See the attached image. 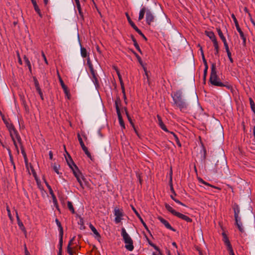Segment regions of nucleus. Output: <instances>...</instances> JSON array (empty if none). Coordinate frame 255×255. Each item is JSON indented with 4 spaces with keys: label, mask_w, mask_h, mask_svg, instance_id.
<instances>
[{
    "label": "nucleus",
    "mask_w": 255,
    "mask_h": 255,
    "mask_svg": "<svg viewBox=\"0 0 255 255\" xmlns=\"http://www.w3.org/2000/svg\"><path fill=\"white\" fill-rule=\"evenodd\" d=\"M233 209L234 212L235 218L237 219L240 218L239 214L240 212V209L239 205L237 204H234L233 206Z\"/></svg>",
    "instance_id": "2eb2a0df"
},
{
    "label": "nucleus",
    "mask_w": 255,
    "mask_h": 255,
    "mask_svg": "<svg viewBox=\"0 0 255 255\" xmlns=\"http://www.w3.org/2000/svg\"><path fill=\"white\" fill-rule=\"evenodd\" d=\"M17 57H18V63L20 65H22V60H21V59L20 57L19 54L18 53H17Z\"/></svg>",
    "instance_id": "4d7b16f0"
},
{
    "label": "nucleus",
    "mask_w": 255,
    "mask_h": 255,
    "mask_svg": "<svg viewBox=\"0 0 255 255\" xmlns=\"http://www.w3.org/2000/svg\"><path fill=\"white\" fill-rule=\"evenodd\" d=\"M221 39L223 41L224 44H225V43H227V42L226 41V38H225V37L224 36L223 37H221Z\"/></svg>",
    "instance_id": "69168bd1"
},
{
    "label": "nucleus",
    "mask_w": 255,
    "mask_h": 255,
    "mask_svg": "<svg viewBox=\"0 0 255 255\" xmlns=\"http://www.w3.org/2000/svg\"><path fill=\"white\" fill-rule=\"evenodd\" d=\"M91 75L92 76V81L94 82L95 85L96 86V87H98L99 86V80H98V75L96 73L91 74Z\"/></svg>",
    "instance_id": "aec40b11"
},
{
    "label": "nucleus",
    "mask_w": 255,
    "mask_h": 255,
    "mask_svg": "<svg viewBox=\"0 0 255 255\" xmlns=\"http://www.w3.org/2000/svg\"><path fill=\"white\" fill-rule=\"evenodd\" d=\"M134 54L135 55V56H136V57L137 58V60H138V62L140 63V64L143 67V63H142V61L141 59V58L140 57V56L136 53L134 52Z\"/></svg>",
    "instance_id": "4c0bfd02"
},
{
    "label": "nucleus",
    "mask_w": 255,
    "mask_h": 255,
    "mask_svg": "<svg viewBox=\"0 0 255 255\" xmlns=\"http://www.w3.org/2000/svg\"><path fill=\"white\" fill-rule=\"evenodd\" d=\"M145 13L146 22L148 25H150L154 21V16L151 11L145 6L141 7L139 11L138 20H142Z\"/></svg>",
    "instance_id": "7ed1b4c3"
},
{
    "label": "nucleus",
    "mask_w": 255,
    "mask_h": 255,
    "mask_svg": "<svg viewBox=\"0 0 255 255\" xmlns=\"http://www.w3.org/2000/svg\"><path fill=\"white\" fill-rule=\"evenodd\" d=\"M87 63L89 65V67L90 68V72H91V74H93V73H96L94 69V68L93 67V65L92 64V63L90 62V59H89L87 61Z\"/></svg>",
    "instance_id": "72a5a7b5"
},
{
    "label": "nucleus",
    "mask_w": 255,
    "mask_h": 255,
    "mask_svg": "<svg viewBox=\"0 0 255 255\" xmlns=\"http://www.w3.org/2000/svg\"><path fill=\"white\" fill-rule=\"evenodd\" d=\"M224 45L226 51H230L228 43H227L224 44Z\"/></svg>",
    "instance_id": "bf43d9fd"
},
{
    "label": "nucleus",
    "mask_w": 255,
    "mask_h": 255,
    "mask_svg": "<svg viewBox=\"0 0 255 255\" xmlns=\"http://www.w3.org/2000/svg\"><path fill=\"white\" fill-rule=\"evenodd\" d=\"M61 87H62L64 92L68 90L67 87L65 84L62 85Z\"/></svg>",
    "instance_id": "052dcab7"
},
{
    "label": "nucleus",
    "mask_w": 255,
    "mask_h": 255,
    "mask_svg": "<svg viewBox=\"0 0 255 255\" xmlns=\"http://www.w3.org/2000/svg\"><path fill=\"white\" fill-rule=\"evenodd\" d=\"M81 135L83 136L84 140L87 141L88 140V137L84 132L82 133Z\"/></svg>",
    "instance_id": "13d9d810"
},
{
    "label": "nucleus",
    "mask_w": 255,
    "mask_h": 255,
    "mask_svg": "<svg viewBox=\"0 0 255 255\" xmlns=\"http://www.w3.org/2000/svg\"><path fill=\"white\" fill-rule=\"evenodd\" d=\"M121 105V100L119 98L115 101V107L117 114L121 113L120 110V106Z\"/></svg>",
    "instance_id": "5701e85b"
},
{
    "label": "nucleus",
    "mask_w": 255,
    "mask_h": 255,
    "mask_svg": "<svg viewBox=\"0 0 255 255\" xmlns=\"http://www.w3.org/2000/svg\"><path fill=\"white\" fill-rule=\"evenodd\" d=\"M4 123L8 130L10 136L14 146V149L17 153L19 154L18 146H21L22 145L20 136L12 123L9 122L7 120H4Z\"/></svg>",
    "instance_id": "f257e3e1"
},
{
    "label": "nucleus",
    "mask_w": 255,
    "mask_h": 255,
    "mask_svg": "<svg viewBox=\"0 0 255 255\" xmlns=\"http://www.w3.org/2000/svg\"><path fill=\"white\" fill-rule=\"evenodd\" d=\"M157 118L158 120V125H160V124L163 123L162 121L161 118L159 115L157 116Z\"/></svg>",
    "instance_id": "de8ad7c7"
},
{
    "label": "nucleus",
    "mask_w": 255,
    "mask_h": 255,
    "mask_svg": "<svg viewBox=\"0 0 255 255\" xmlns=\"http://www.w3.org/2000/svg\"><path fill=\"white\" fill-rule=\"evenodd\" d=\"M45 183H46L47 187L48 188V189L49 190L50 194L51 195V194H54V192L52 189L51 187L48 184V183L47 182H46Z\"/></svg>",
    "instance_id": "79ce46f5"
},
{
    "label": "nucleus",
    "mask_w": 255,
    "mask_h": 255,
    "mask_svg": "<svg viewBox=\"0 0 255 255\" xmlns=\"http://www.w3.org/2000/svg\"><path fill=\"white\" fill-rule=\"evenodd\" d=\"M173 200L177 204H179L183 206H185V204H184L183 203L181 202L179 200H177V199H173Z\"/></svg>",
    "instance_id": "8fccbe9b"
},
{
    "label": "nucleus",
    "mask_w": 255,
    "mask_h": 255,
    "mask_svg": "<svg viewBox=\"0 0 255 255\" xmlns=\"http://www.w3.org/2000/svg\"><path fill=\"white\" fill-rule=\"evenodd\" d=\"M226 52H227L228 58H230L231 57H232V54H231V52H230V51H226Z\"/></svg>",
    "instance_id": "774afa93"
},
{
    "label": "nucleus",
    "mask_w": 255,
    "mask_h": 255,
    "mask_svg": "<svg viewBox=\"0 0 255 255\" xmlns=\"http://www.w3.org/2000/svg\"><path fill=\"white\" fill-rule=\"evenodd\" d=\"M235 221H236V225H237L239 231L241 232H244V228H243L242 223L241 220V218H239L235 219Z\"/></svg>",
    "instance_id": "dca6fc26"
},
{
    "label": "nucleus",
    "mask_w": 255,
    "mask_h": 255,
    "mask_svg": "<svg viewBox=\"0 0 255 255\" xmlns=\"http://www.w3.org/2000/svg\"><path fill=\"white\" fill-rule=\"evenodd\" d=\"M165 207L166 209L168 212L171 213L173 215L177 217L178 218H180V219H182L183 220H184V221H186L188 223H191L192 222V219H191L190 217H189L188 216H186L185 215H184L183 214H181V213H180L179 212H178L176 211L169 204L166 203L165 204Z\"/></svg>",
    "instance_id": "423d86ee"
},
{
    "label": "nucleus",
    "mask_w": 255,
    "mask_h": 255,
    "mask_svg": "<svg viewBox=\"0 0 255 255\" xmlns=\"http://www.w3.org/2000/svg\"><path fill=\"white\" fill-rule=\"evenodd\" d=\"M132 41L133 42V45H134V47H135V48L138 50V52H139L140 53H142L141 50L138 43H137L136 40L134 38H133Z\"/></svg>",
    "instance_id": "7c9ffc66"
},
{
    "label": "nucleus",
    "mask_w": 255,
    "mask_h": 255,
    "mask_svg": "<svg viewBox=\"0 0 255 255\" xmlns=\"http://www.w3.org/2000/svg\"><path fill=\"white\" fill-rule=\"evenodd\" d=\"M58 227L59 231V236H63V229L62 227L61 224L57 226Z\"/></svg>",
    "instance_id": "58836bf2"
},
{
    "label": "nucleus",
    "mask_w": 255,
    "mask_h": 255,
    "mask_svg": "<svg viewBox=\"0 0 255 255\" xmlns=\"http://www.w3.org/2000/svg\"><path fill=\"white\" fill-rule=\"evenodd\" d=\"M24 253L25 255H30L28 251L27 250L26 245L24 246Z\"/></svg>",
    "instance_id": "5fc2aeb1"
},
{
    "label": "nucleus",
    "mask_w": 255,
    "mask_h": 255,
    "mask_svg": "<svg viewBox=\"0 0 255 255\" xmlns=\"http://www.w3.org/2000/svg\"><path fill=\"white\" fill-rule=\"evenodd\" d=\"M61 87H62L64 92L68 90L67 87L65 84L62 85Z\"/></svg>",
    "instance_id": "680f3d73"
},
{
    "label": "nucleus",
    "mask_w": 255,
    "mask_h": 255,
    "mask_svg": "<svg viewBox=\"0 0 255 255\" xmlns=\"http://www.w3.org/2000/svg\"><path fill=\"white\" fill-rule=\"evenodd\" d=\"M57 76H58V79H59V82L60 83L61 86L65 84L64 82H63V80L62 79V78H61V76H60L58 71H57Z\"/></svg>",
    "instance_id": "37998d69"
},
{
    "label": "nucleus",
    "mask_w": 255,
    "mask_h": 255,
    "mask_svg": "<svg viewBox=\"0 0 255 255\" xmlns=\"http://www.w3.org/2000/svg\"><path fill=\"white\" fill-rule=\"evenodd\" d=\"M7 150L8 151L9 155L10 156V160L11 161V163L13 165V168H14V169H15V165L14 164L13 161L12 159V155H11V150H10V149L9 148H7Z\"/></svg>",
    "instance_id": "ea45409f"
},
{
    "label": "nucleus",
    "mask_w": 255,
    "mask_h": 255,
    "mask_svg": "<svg viewBox=\"0 0 255 255\" xmlns=\"http://www.w3.org/2000/svg\"><path fill=\"white\" fill-rule=\"evenodd\" d=\"M59 250L60 252L62 251V245H63V236H59Z\"/></svg>",
    "instance_id": "c9c22d12"
},
{
    "label": "nucleus",
    "mask_w": 255,
    "mask_h": 255,
    "mask_svg": "<svg viewBox=\"0 0 255 255\" xmlns=\"http://www.w3.org/2000/svg\"><path fill=\"white\" fill-rule=\"evenodd\" d=\"M75 240V237H73L69 241L67 247V253L69 255H75L76 253V248L75 247H71L73 245V243Z\"/></svg>",
    "instance_id": "9b49d317"
},
{
    "label": "nucleus",
    "mask_w": 255,
    "mask_h": 255,
    "mask_svg": "<svg viewBox=\"0 0 255 255\" xmlns=\"http://www.w3.org/2000/svg\"><path fill=\"white\" fill-rule=\"evenodd\" d=\"M159 126L164 131L170 132L171 134H173V135L174 136V137L175 139H176V140H177V141L179 140L177 136L173 132H172V131H168V130L167 129V128L166 127V126L164 124V123L160 124V125H159Z\"/></svg>",
    "instance_id": "4468645a"
},
{
    "label": "nucleus",
    "mask_w": 255,
    "mask_h": 255,
    "mask_svg": "<svg viewBox=\"0 0 255 255\" xmlns=\"http://www.w3.org/2000/svg\"><path fill=\"white\" fill-rule=\"evenodd\" d=\"M76 4V6L77 8V9L78 10L79 13L81 16V17L83 18V14L82 12V9L80 5V3L79 1V0H74Z\"/></svg>",
    "instance_id": "412c9836"
},
{
    "label": "nucleus",
    "mask_w": 255,
    "mask_h": 255,
    "mask_svg": "<svg viewBox=\"0 0 255 255\" xmlns=\"http://www.w3.org/2000/svg\"><path fill=\"white\" fill-rule=\"evenodd\" d=\"M51 197L52 198L53 203L54 204V206L56 207V208L59 211V208L58 204V202L56 199V197L54 194H51Z\"/></svg>",
    "instance_id": "b1692460"
},
{
    "label": "nucleus",
    "mask_w": 255,
    "mask_h": 255,
    "mask_svg": "<svg viewBox=\"0 0 255 255\" xmlns=\"http://www.w3.org/2000/svg\"><path fill=\"white\" fill-rule=\"evenodd\" d=\"M206 35L212 41L213 43L214 41H217V39L214 33L212 31H206Z\"/></svg>",
    "instance_id": "a211bd4d"
},
{
    "label": "nucleus",
    "mask_w": 255,
    "mask_h": 255,
    "mask_svg": "<svg viewBox=\"0 0 255 255\" xmlns=\"http://www.w3.org/2000/svg\"><path fill=\"white\" fill-rule=\"evenodd\" d=\"M138 34H139L140 35H141L144 39H146V37L144 35V34L142 33L141 30L138 28L137 27H135L134 29Z\"/></svg>",
    "instance_id": "a19ab883"
},
{
    "label": "nucleus",
    "mask_w": 255,
    "mask_h": 255,
    "mask_svg": "<svg viewBox=\"0 0 255 255\" xmlns=\"http://www.w3.org/2000/svg\"><path fill=\"white\" fill-rule=\"evenodd\" d=\"M117 74H118V77H119V81H120V85L123 84H124V82L123 81V79H122V76L121 75V74H120V73L119 72H117Z\"/></svg>",
    "instance_id": "a18cd8bd"
},
{
    "label": "nucleus",
    "mask_w": 255,
    "mask_h": 255,
    "mask_svg": "<svg viewBox=\"0 0 255 255\" xmlns=\"http://www.w3.org/2000/svg\"><path fill=\"white\" fill-rule=\"evenodd\" d=\"M49 158L50 159H52V158H53V154H52V152L51 151H50L49 152Z\"/></svg>",
    "instance_id": "338daca9"
},
{
    "label": "nucleus",
    "mask_w": 255,
    "mask_h": 255,
    "mask_svg": "<svg viewBox=\"0 0 255 255\" xmlns=\"http://www.w3.org/2000/svg\"><path fill=\"white\" fill-rule=\"evenodd\" d=\"M35 87H36V90L37 91H39V90H41L40 88V87L39 86L38 83V82L37 81H36L35 82Z\"/></svg>",
    "instance_id": "603ef678"
},
{
    "label": "nucleus",
    "mask_w": 255,
    "mask_h": 255,
    "mask_svg": "<svg viewBox=\"0 0 255 255\" xmlns=\"http://www.w3.org/2000/svg\"><path fill=\"white\" fill-rule=\"evenodd\" d=\"M42 57H43V59H44V60L45 63L47 65H48V61H47V60L46 57V56H45V54H44V52H42Z\"/></svg>",
    "instance_id": "864d4df0"
},
{
    "label": "nucleus",
    "mask_w": 255,
    "mask_h": 255,
    "mask_svg": "<svg viewBox=\"0 0 255 255\" xmlns=\"http://www.w3.org/2000/svg\"><path fill=\"white\" fill-rule=\"evenodd\" d=\"M89 228L91 230V231L93 232V234L95 235V238H97L98 239H100L101 236L99 232L97 231L96 229L94 227V226L91 224H90L89 225Z\"/></svg>",
    "instance_id": "f3484780"
},
{
    "label": "nucleus",
    "mask_w": 255,
    "mask_h": 255,
    "mask_svg": "<svg viewBox=\"0 0 255 255\" xmlns=\"http://www.w3.org/2000/svg\"><path fill=\"white\" fill-rule=\"evenodd\" d=\"M143 68L144 71L145 72V76H146V77L147 78V81L148 82V81H149V77H148V75L147 72V70H146V68L144 66H143Z\"/></svg>",
    "instance_id": "3c124183"
},
{
    "label": "nucleus",
    "mask_w": 255,
    "mask_h": 255,
    "mask_svg": "<svg viewBox=\"0 0 255 255\" xmlns=\"http://www.w3.org/2000/svg\"><path fill=\"white\" fill-rule=\"evenodd\" d=\"M121 235L126 244L125 248L128 251H132L134 248L132 240L124 228L122 229Z\"/></svg>",
    "instance_id": "39448f33"
},
{
    "label": "nucleus",
    "mask_w": 255,
    "mask_h": 255,
    "mask_svg": "<svg viewBox=\"0 0 255 255\" xmlns=\"http://www.w3.org/2000/svg\"><path fill=\"white\" fill-rule=\"evenodd\" d=\"M126 15H127V19L128 20V21L129 23L131 26V27L133 29H134L137 26L135 25V24L134 23V22L131 20V19H130V17L129 16V15H128V14L127 13Z\"/></svg>",
    "instance_id": "c756f323"
},
{
    "label": "nucleus",
    "mask_w": 255,
    "mask_h": 255,
    "mask_svg": "<svg viewBox=\"0 0 255 255\" xmlns=\"http://www.w3.org/2000/svg\"><path fill=\"white\" fill-rule=\"evenodd\" d=\"M237 30L239 32L240 36L241 37H243V36L244 35V34L243 32L242 31V30H241V29L240 28V29H237Z\"/></svg>",
    "instance_id": "6e6d98bb"
},
{
    "label": "nucleus",
    "mask_w": 255,
    "mask_h": 255,
    "mask_svg": "<svg viewBox=\"0 0 255 255\" xmlns=\"http://www.w3.org/2000/svg\"><path fill=\"white\" fill-rule=\"evenodd\" d=\"M158 219L161 222V223H162L165 226L166 228L171 231H175V230L171 227V226L170 225V224L167 221H166L162 217H159Z\"/></svg>",
    "instance_id": "f8f14e48"
},
{
    "label": "nucleus",
    "mask_w": 255,
    "mask_h": 255,
    "mask_svg": "<svg viewBox=\"0 0 255 255\" xmlns=\"http://www.w3.org/2000/svg\"><path fill=\"white\" fill-rule=\"evenodd\" d=\"M53 168L54 171L57 174H61V173L59 172V168H60V165L54 164L53 166Z\"/></svg>",
    "instance_id": "473e14b6"
},
{
    "label": "nucleus",
    "mask_w": 255,
    "mask_h": 255,
    "mask_svg": "<svg viewBox=\"0 0 255 255\" xmlns=\"http://www.w3.org/2000/svg\"><path fill=\"white\" fill-rule=\"evenodd\" d=\"M132 210L133 211V212L135 213V215L137 216V217L138 218V219H139L140 221L141 222V223H142V224L143 225V226H144V228L147 230V231H148V228L147 226V225H146L145 223L144 222V221L143 220L142 218H141V217L140 216V215L139 214V213L137 212V211L136 210V209H135V208L133 206H132Z\"/></svg>",
    "instance_id": "ddd939ff"
},
{
    "label": "nucleus",
    "mask_w": 255,
    "mask_h": 255,
    "mask_svg": "<svg viewBox=\"0 0 255 255\" xmlns=\"http://www.w3.org/2000/svg\"><path fill=\"white\" fill-rule=\"evenodd\" d=\"M18 226L19 228V229L24 233L25 236H26V230L25 229V227L24 226V225L22 223H20L19 224H18Z\"/></svg>",
    "instance_id": "c85d7f7f"
},
{
    "label": "nucleus",
    "mask_w": 255,
    "mask_h": 255,
    "mask_svg": "<svg viewBox=\"0 0 255 255\" xmlns=\"http://www.w3.org/2000/svg\"><path fill=\"white\" fill-rule=\"evenodd\" d=\"M78 139L79 141L80 144L81 146L82 149L85 152V154L92 160H94L93 157L91 155L90 152L89 151L87 147L85 146L83 141L82 138L80 133L77 134Z\"/></svg>",
    "instance_id": "9d476101"
},
{
    "label": "nucleus",
    "mask_w": 255,
    "mask_h": 255,
    "mask_svg": "<svg viewBox=\"0 0 255 255\" xmlns=\"http://www.w3.org/2000/svg\"><path fill=\"white\" fill-rule=\"evenodd\" d=\"M81 56L83 58H86L87 57H89V56L87 54V50H86V48H85L84 47L81 48ZM89 58V57H88V58Z\"/></svg>",
    "instance_id": "a878e982"
},
{
    "label": "nucleus",
    "mask_w": 255,
    "mask_h": 255,
    "mask_svg": "<svg viewBox=\"0 0 255 255\" xmlns=\"http://www.w3.org/2000/svg\"><path fill=\"white\" fill-rule=\"evenodd\" d=\"M67 206L69 210L74 214L75 213V210L73 207L72 203L71 201H68L67 202Z\"/></svg>",
    "instance_id": "bb28decb"
},
{
    "label": "nucleus",
    "mask_w": 255,
    "mask_h": 255,
    "mask_svg": "<svg viewBox=\"0 0 255 255\" xmlns=\"http://www.w3.org/2000/svg\"><path fill=\"white\" fill-rule=\"evenodd\" d=\"M210 82L212 85L218 87H225L226 85L223 83L218 78L216 68V64L212 63L211 65V72L210 77Z\"/></svg>",
    "instance_id": "20e7f679"
},
{
    "label": "nucleus",
    "mask_w": 255,
    "mask_h": 255,
    "mask_svg": "<svg viewBox=\"0 0 255 255\" xmlns=\"http://www.w3.org/2000/svg\"><path fill=\"white\" fill-rule=\"evenodd\" d=\"M231 17L233 18L235 23H236L238 22V20H237V18H236V16H235V14L234 13H232L231 14Z\"/></svg>",
    "instance_id": "09e8293b"
},
{
    "label": "nucleus",
    "mask_w": 255,
    "mask_h": 255,
    "mask_svg": "<svg viewBox=\"0 0 255 255\" xmlns=\"http://www.w3.org/2000/svg\"><path fill=\"white\" fill-rule=\"evenodd\" d=\"M213 44H214V46L215 47V49L216 51L215 54L216 55H217L219 53V49L218 41H214V42H213Z\"/></svg>",
    "instance_id": "f704fd0d"
},
{
    "label": "nucleus",
    "mask_w": 255,
    "mask_h": 255,
    "mask_svg": "<svg viewBox=\"0 0 255 255\" xmlns=\"http://www.w3.org/2000/svg\"><path fill=\"white\" fill-rule=\"evenodd\" d=\"M23 59H24L27 66H28L29 70H31V64H30V62L29 59L25 55L24 56Z\"/></svg>",
    "instance_id": "2f4dec72"
},
{
    "label": "nucleus",
    "mask_w": 255,
    "mask_h": 255,
    "mask_svg": "<svg viewBox=\"0 0 255 255\" xmlns=\"http://www.w3.org/2000/svg\"><path fill=\"white\" fill-rule=\"evenodd\" d=\"M200 50H201V54H202V58H203L204 64L205 65H207V61H206V59L205 58V56H204V55L203 51L202 48H200Z\"/></svg>",
    "instance_id": "c03bdc74"
},
{
    "label": "nucleus",
    "mask_w": 255,
    "mask_h": 255,
    "mask_svg": "<svg viewBox=\"0 0 255 255\" xmlns=\"http://www.w3.org/2000/svg\"><path fill=\"white\" fill-rule=\"evenodd\" d=\"M117 115H118V119H119V124H120V126L123 128H125L124 122V121L123 120L121 114L119 113V114H118Z\"/></svg>",
    "instance_id": "393cba45"
},
{
    "label": "nucleus",
    "mask_w": 255,
    "mask_h": 255,
    "mask_svg": "<svg viewBox=\"0 0 255 255\" xmlns=\"http://www.w3.org/2000/svg\"><path fill=\"white\" fill-rule=\"evenodd\" d=\"M114 214L115 216V222L116 224L120 223L123 220L124 213L122 209L115 207L114 211Z\"/></svg>",
    "instance_id": "1a4fd4ad"
},
{
    "label": "nucleus",
    "mask_w": 255,
    "mask_h": 255,
    "mask_svg": "<svg viewBox=\"0 0 255 255\" xmlns=\"http://www.w3.org/2000/svg\"><path fill=\"white\" fill-rule=\"evenodd\" d=\"M221 39L223 41L224 44H225V43H227V42L226 41V38H225V37L224 36L223 37H221Z\"/></svg>",
    "instance_id": "0e129e2a"
},
{
    "label": "nucleus",
    "mask_w": 255,
    "mask_h": 255,
    "mask_svg": "<svg viewBox=\"0 0 255 255\" xmlns=\"http://www.w3.org/2000/svg\"><path fill=\"white\" fill-rule=\"evenodd\" d=\"M71 168L72 169L73 173L77 179V181L79 183L80 186L82 189H84V186L82 180H84V176L81 172L79 171L76 165L74 164V167L70 165Z\"/></svg>",
    "instance_id": "0eeeda50"
},
{
    "label": "nucleus",
    "mask_w": 255,
    "mask_h": 255,
    "mask_svg": "<svg viewBox=\"0 0 255 255\" xmlns=\"http://www.w3.org/2000/svg\"><path fill=\"white\" fill-rule=\"evenodd\" d=\"M121 89H122V93H126L124 84L121 85Z\"/></svg>",
    "instance_id": "e2e57ef3"
},
{
    "label": "nucleus",
    "mask_w": 255,
    "mask_h": 255,
    "mask_svg": "<svg viewBox=\"0 0 255 255\" xmlns=\"http://www.w3.org/2000/svg\"><path fill=\"white\" fill-rule=\"evenodd\" d=\"M31 2L33 5V7H34V10H35V11L38 13V14L39 15V16L40 17H42V14L41 12L40 8H39L38 5L37 4L36 0L33 1Z\"/></svg>",
    "instance_id": "6ab92c4d"
},
{
    "label": "nucleus",
    "mask_w": 255,
    "mask_h": 255,
    "mask_svg": "<svg viewBox=\"0 0 255 255\" xmlns=\"http://www.w3.org/2000/svg\"><path fill=\"white\" fill-rule=\"evenodd\" d=\"M249 100H250V106H251V109L253 111V112L255 114V102H254V100L251 98H250L249 99Z\"/></svg>",
    "instance_id": "cd10ccee"
},
{
    "label": "nucleus",
    "mask_w": 255,
    "mask_h": 255,
    "mask_svg": "<svg viewBox=\"0 0 255 255\" xmlns=\"http://www.w3.org/2000/svg\"><path fill=\"white\" fill-rule=\"evenodd\" d=\"M217 32L220 38L224 36L223 33L220 28L217 29Z\"/></svg>",
    "instance_id": "49530a36"
},
{
    "label": "nucleus",
    "mask_w": 255,
    "mask_h": 255,
    "mask_svg": "<svg viewBox=\"0 0 255 255\" xmlns=\"http://www.w3.org/2000/svg\"><path fill=\"white\" fill-rule=\"evenodd\" d=\"M182 97V92L180 90L176 91L172 95L174 105L179 108L181 112H186L188 109V105Z\"/></svg>",
    "instance_id": "f03ea898"
},
{
    "label": "nucleus",
    "mask_w": 255,
    "mask_h": 255,
    "mask_svg": "<svg viewBox=\"0 0 255 255\" xmlns=\"http://www.w3.org/2000/svg\"><path fill=\"white\" fill-rule=\"evenodd\" d=\"M199 181L201 183H202L205 185H207V186H210V187H211L212 188H214L215 189H218L219 190H221V188L218 187H217V186H215L214 185H212L210 184H209V183L208 182H206V181H205L204 180H203L202 178H199Z\"/></svg>",
    "instance_id": "4be33fe9"
},
{
    "label": "nucleus",
    "mask_w": 255,
    "mask_h": 255,
    "mask_svg": "<svg viewBox=\"0 0 255 255\" xmlns=\"http://www.w3.org/2000/svg\"><path fill=\"white\" fill-rule=\"evenodd\" d=\"M6 211L7 212L8 216L9 219L11 221H13V218H12V215L11 214L10 209H9V208L8 207V206H6Z\"/></svg>",
    "instance_id": "e433bc0d"
},
{
    "label": "nucleus",
    "mask_w": 255,
    "mask_h": 255,
    "mask_svg": "<svg viewBox=\"0 0 255 255\" xmlns=\"http://www.w3.org/2000/svg\"><path fill=\"white\" fill-rule=\"evenodd\" d=\"M222 235L223 237V241L224 244L227 247V249L230 255H235L234 252V250L232 247V246L230 243V241L227 235L225 233L223 232L222 233Z\"/></svg>",
    "instance_id": "6e6552de"
}]
</instances>
